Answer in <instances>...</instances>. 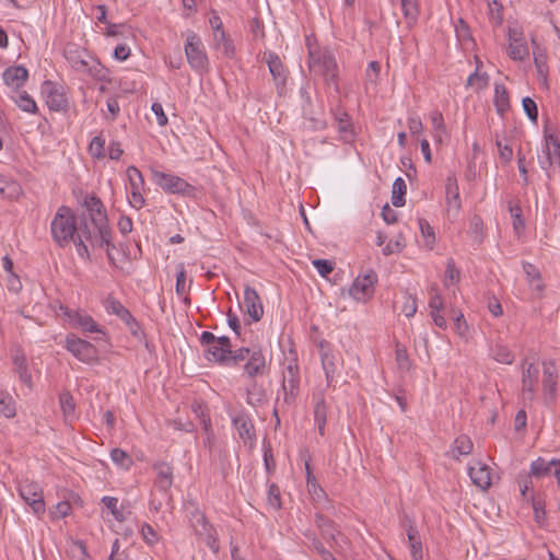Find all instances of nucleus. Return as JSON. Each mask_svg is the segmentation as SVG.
I'll use <instances>...</instances> for the list:
<instances>
[{"label": "nucleus", "mask_w": 560, "mask_h": 560, "mask_svg": "<svg viewBox=\"0 0 560 560\" xmlns=\"http://www.w3.org/2000/svg\"><path fill=\"white\" fill-rule=\"evenodd\" d=\"M78 255L85 261L91 260L90 249L114 247L109 226L93 225L85 215L79 218L78 232L73 242Z\"/></svg>", "instance_id": "obj_1"}, {"label": "nucleus", "mask_w": 560, "mask_h": 560, "mask_svg": "<svg viewBox=\"0 0 560 560\" xmlns=\"http://www.w3.org/2000/svg\"><path fill=\"white\" fill-rule=\"evenodd\" d=\"M78 223L73 210L67 206H60L50 223V234L54 242L61 248L74 242L78 232Z\"/></svg>", "instance_id": "obj_2"}, {"label": "nucleus", "mask_w": 560, "mask_h": 560, "mask_svg": "<svg viewBox=\"0 0 560 560\" xmlns=\"http://www.w3.org/2000/svg\"><path fill=\"white\" fill-rule=\"evenodd\" d=\"M301 373L298 360V353L294 349H290L284 358L281 389L283 392V402L285 405H294L300 394Z\"/></svg>", "instance_id": "obj_3"}, {"label": "nucleus", "mask_w": 560, "mask_h": 560, "mask_svg": "<svg viewBox=\"0 0 560 560\" xmlns=\"http://www.w3.org/2000/svg\"><path fill=\"white\" fill-rule=\"evenodd\" d=\"M59 310L65 320H67L72 328L80 329L83 334H98L100 337L95 338L97 341L107 342L109 340L106 329L85 311L80 308L72 310L65 305H60Z\"/></svg>", "instance_id": "obj_4"}, {"label": "nucleus", "mask_w": 560, "mask_h": 560, "mask_svg": "<svg viewBox=\"0 0 560 560\" xmlns=\"http://www.w3.org/2000/svg\"><path fill=\"white\" fill-rule=\"evenodd\" d=\"M310 70L324 78L325 82L338 90V65L334 54L328 50L310 51Z\"/></svg>", "instance_id": "obj_5"}, {"label": "nucleus", "mask_w": 560, "mask_h": 560, "mask_svg": "<svg viewBox=\"0 0 560 560\" xmlns=\"http://www.w3.org/2000/svg\"><path fill=\"white\" fill-rule=\"evenodd\" d=\"M152 179L166 194L190 198H195L197 195V188L177 175L152 170Z\"/></svg>", "instance_id": "obj_6"}, {"label": "nucleus", "mask_w": 560, "mask_h": 560, "mask_svg": "<svg viewBox=\"0 0 560 560\" xmlns=\"http://www.w3.org/2000/svg\"><path fill=\"white\" fill-rule=\"evenodd\" d=\"M63 347L82 363L93 364L98 361L97 348L92 342L74 334H68L66 336Z\"/></svg>", "instance_id": "obj_7"}, {"label": "nucleus", "mask_w": 560, "mask_h": 560, "mask_svg": "<svg viewBox=\"0 0 560 560\" xmlns=\"http://www.w3.org/2000/svg\"><path fill=\"white\" fill-rule=\"evenodd\" d=\"M185 54L191 69L200 74L208 72L209 60L203 49L200 37L191 33L187 36L185 44Z\"/></svg>", "instance_id": "obj_8"}, {"label": "nucleus", "mask_w": 560, "mask_h": 560, "mask_svg": "<svg viewBox=\"0 0 560 560\" xmlns=\"http://www.w3.org/2000/svg\"><path fill=\"white\" fill-rule=\"evenodd\" d=\"M19 494L22 500L32 509L33 513L40 516L46 511L43 490L37 482L22 481L19 485Z\"/></svg>", "instance_id": "obj_9"}, {"label": "nucleus", "mask_w": 560, "mask_h": 560, "mask_svg": "<svg viewBox=\"0 0 560 560\" xmlns=\"http://www.w3.org/2000/svg\"><path fill=\"white\" fill-rule=\"evenodd\" d=\"M126 174L129 183V205L132 208L140 210L145 205V199L143 197L145 185L143 175L135 165L128 166Z\"/></svg>", "instance_id": "obj_10"}, {"label": "nucleus", "mask_w": 560, "mask_h": 560, "mask_svg": "<svg viewBox=\"0 0 560 560\" xmlns=\"http://www.w3.org/2000/svg\"><path fill=\"white\" fill-rule=\"evenodd\" d=\"M191 526L196 533L213 551H219V541L215 529L209 524L203 513L195 511L190 516Z\"/></svg>", "instance_id": "obj_11"}, {"label": "nucleus", "mask_w": 560, "mask_h": 560, "mask_svg": "<svg viewBox=\"0 0 560 560\" xmlns=\"http://www.w3.org/2000/svg\"><path fill=\"white\" fill-rule=\"evenodd\" d=\"M377 275L369 270L364 276H358L349 289V294L358 302H365L374 294Z\"/></svg>", "instance_id": "obj_12"}, {"label": "nucleus", "mask_w": 560, "mask_h": 560, "mask_svg": "<svg viewBox=\"0 0 560 560\" xmlns=\"http://www.w3.org/2000/svg\"><path fill=\"white\" fill-rule=\"evenodd\" d=\"M315 523L320 532L322 537L326 539L330 547L336 551L338 548H341V544L347 542L346 536L337 528L335 522L330 518L320 513H316Z\"/></svg>", "instance_id": "obj_13"}, {"label": "nucleus", "mask_w": 560, "mask_h": 560, "mask_svg": "<svg viewBox=\"0 0 560 560\" xmlns=\"http://www.w3.org/2000/svg\"><path fill=\"white\" fill-rule=\"evenodd\" d=\"M42 92L46 95V104L50 110L66 112L68 109L69 103L62 86H58L55 82L46 80L43 83Z\"/></svg>", "instance_id": "obj_14"}, {"label": "nucleus", "mask_w": 560, "mask_h": 560, "mask_svg": "<svg viewBox=\"0 0 560 560\" xmlns=\"http://www.w3.org/2000/svg\"><path fill=\"white\" fill-rule=\"evenodd\" d=\"M558 373L553 361L542 362V390L547 404H553L557 396Z\"/></svg>", "instance_id": "obj_15"}, {"label": "nucleus", "mask_w": 560, "mask_h": 560, "mask_svg": "<svg viewBox=\"0 0 560 560\" xmlns=\"http://www.w3.org/2000/svg\"><path fill=\"white\" fill-rule=\"evenodd\" d=\"M267 373L268 365L264 352L259 348H254L244 364V375L254 381L256 377L264 376Z\"/></svg>", "instance_id": "obj_16"}, {"label": "nucleus", "mask_w": 560, "mask_h": 560, "mask_svg": "<svg viewBox=\"0 0 560 560\" xmlns=\"http://www.w3.org/2000/svg\"><path fill=\"white\" fill-rule=\"evenodd\" d=\"M522 390L526 398L532 399L539 377V369L534 362L524 359L522 362Z\"/></svg>", "instance_id": "obj_17"}, {"label": "nucleus", "mask_w": 560, "mask_h": 560, "mask_svg": "<svg viewBox=\"0 0 560 560\" xmlns=\"http://www.w3.org/2000/svg\"><path fill=\"white\" fill-rule=\"evenodd\" d=\"M232 423L243 442L253 446L256 442V434L250 417L244 411L237 412L232 416Z\"/></svg>", "instance_id": "obj_18"}, {"label": "nucleus", "mask_w": 560, "mask_h": 560, "mask_svg": "<svg viewBox=\"0 0 560 560\" xmlns=\"http://www.w3.org/2000/svg\"><path fill=\"white\" fill-rule=\"evenodd\" d=\"M63 56L74 71L82 73L83 70H90L86 67L91 56L78 45L68 44L65 47Z\"/></svg>", "instance_id": "obj_19"}, {"label": "nucleus", "mask_w": 560, "mask_h": 560, "mask_svg": "<svg viewBox=\"0 0 560 560\" xmlns=\"http://www.w3.org/2000/svg\"><path fill=\"white\" fill-rule=\"evenodd\" d=\"M84 207L89 212V217L86 218L91 221V224L109 226L106 210L102 200L97 196H86L84 199Z\"/></svg>", "instance_id": "obj_20"}, {"label": "nucleus", "mask_w": 560, "mask_h": 560, "mask_svg": "<svg viewBox=\"0 0 560 560\" xmlns=\"http://www.w3.org/2000/svg\"><path fill=\"white\" fill-rule=\"evenodd\" d=\"M244 305L246 313L253 319V322H259L264 316V306L258 292L246 285L244 289Z\"/></svg>", "instance_id": "obj_21"}, {"label": "nucleus", "mask_w": 560, "mask_h": 560, "mask_svg": "<svg viewBox=\"0 0 560 560\" xmlns=\"http://www.w3.org/2000/svg\"><path fill=\"white\" fill-rule=\"evenodd\" d=\"M3 82L13 92L19 91L28 79V70L21 65L10 66L2 73Z\"/></svg>", "instance_id": "obj_22"}, {"label": "nucleus", "mask_w": 560, "mask_h": 560, "mask_svg": "<svg viewBox=\"0 0 560 560\" xmlns=\"http://www.w3.org/2000/svg\"><path fill=\"white\" fill-rule=\"evenodd\" d=\"M265 58L275 85L279 93H281L287 82L284 66L276 52H268Z\"/></svg>", "instance_id": "obj_23"}, {"label": "nucleus", "mask_w": 560, "mask_h": 560, "mask_svg": "<svg viewBox=\"0 0 560 560\" xmlns=\"http://www.w3.org/2000/svg\"><path fill=\"white\" fill-rule=\"evenodd\" d=\"M317 347L319 350L322 366L325 372L327 386H330L336 373L335 355L328 341L322 340L318 342Z\"/></svg>", "instance_id": "obj_24"}, {"label": "nucleus", "mask_w": 560, "mask_h": 560, "mask_svg": "<svg viewBox=\"0 0 560 560\" xmlns=\"http://www.w3.org/2000/svg\"><path fill=\"white\" fill-rule=\"evenodd\" d=\"M152 468L156 474L154 481L155 487L160 491L167 493L173 486V466L165 462H156L153 464Z\"/></svg>", "instance_id": "obj_25"}, {"label": "nucleus", "mask_w": 560, "mask_h": 560, "mask_svg": "<svg viewBox=\"0 0 560 560\" xmlns=\"http://www.w3.org/2000/svg\"><path fill=\"white\" fill-rule=\"evenodd\" d=\"M334 117L336 128L340 135V139L346 143L352 142L354 140L355 132L349 114L341 109H337L334 113Z\"/></svg>", "instance_id": "obj_26"}, {"label": "nucleus", "mask_w": 560, "mask_h": 560, "mask_svg": "<svg viewBox=\"0 0 560 560\" xmlns=\"http://www.w3.org/2000/svg\"><path fill=\"white\" fill-rule=\"evenodd\" d=\"M468 475L474 485L482 490H487L491 486L490 467L481 462L468 467Z\"/></svg>", "instance_id": "obj_27"}, {"label": "nucleus", "mask_w": 560, "mask_h": 560, "mask_svg": "<svg viewBox=\"0 0 560 560\" xmlns=\"http://www.w3.org/2000/svg\"><path fill=\"white\" fill-rule=\"evenodd\" d=\"M445 199L447 211L457 213L462 207L459 188L455 175H450L445 182Z\"/></svg>", "instance_id": "obj_28"}, {"label": "nucleus", "mask_w": 560, "mask_h": 560, "mask_svg": "<svg viewBox=\"0 0 560 560\" xmlns=\"http://www.w3.org/2000/svg\"><path fill=\"white\" fill-rule=\"evenodd\" d=\"M219 21L217 26V33H214L215 48L226 58H233L235 55V47L233 40L225 34L220 18H215Z\"/></svg>", "instance_id": "obj_29"}, {"label": "nucleus", "mask_w": 560, "mask_h": 560, "mask_svg": "<svg viewBox=\"0 0 560 560\" xmlns=\"http://www.w3.org/2000/svg\"><path fill=\"white\" fill-rule=\"evenodd\" d=\"M516 32L514 30L509 31L510 45H509V56L513 60H524L528 56V47L523 38L516 36Z\"/></svg>", "instance_id": "obj_30"}, {"label": "nucleus", "mask_w": 560, "mask_h": 560, "mask_svg": "<svg viewBox=\"0 0 560 560\" xmlns=\"http://www.w3.org/2000/svg\"><path fill=\"white\" fill-rule=\"evenodd\" d=\"M305 472H306V482H307V487H308V492L311 493L313 499L316 502H319L320 500H327L325 490L319 486V483L317 482V480L313 474L310 460L305 462Z\"/></svg>", "instance_id": "obj_31"}, {"label": "nucleus", "mask_w": 560, "mask_h": 560, "mask_svg": "<svg viewBox=\"0 0 560 560\" xmlns=\"http://www.w3.org/2000/svg\"><path fill=\"white\" fill-rule=\"evenodd\" d=\"M495 109L498 114L503 117L504 114L510 109V96L504 84H494V100Z\"/></svg>", "instance_id": "obj_32"}, {"label": "nucleus", "mask_w": 560, "mask_h": 560, "mask_svg": "<svg viewBox=\"0 0 560 560\" xmlns=\"http://www.w3.org/2000/svg\"><path fill=\"white\" fill-rule=\"evenodd\" d=\"M545 152H547L555 164L560 166V137L555 135L553 132H549L547 127H545Z\"/></svg>", "instance_id": "obj_33"}, {"label": "nucleus", "mask_w": 560, "mask_h": 560, "mask_svg": "<svg viewBox=\"0 0 560 560\" xmlns=\"http://www.w3.org/2000/svg\"><path fill=\"white\" fill-rule=\"evenodd\" d=\"M14 93V95H11V98L21 110L30 114H36L38 112L36 102L26 91L19 90Z\"/></svg>", "instance_id": "obj_34"}, {"label": "nucleus", "mask_w": 560, "mask_h": 560, "mask_svg": "<svg viewBox=\"0 0 560 560\" xmlns=\"http://www.w3.org/2000/svg\"><path fill=\"white\" fill-rule=\"evenodd\" d=\"M104 307L107 313L114 314L119 317L125 324L133 317L132 314L127 310L120 301L113 296H108L104 302Z\"/></svg>", "instance_id": "obj_35"}, {"label": "nucleus", "mask_w": 560, "mask_h": 560, "mask_svg": "<svg viewBox=\"0 0 560 560\" xmlns=\"http://www.w3.org/2000/svg\"><path fill=\"white\" fill-rule=\"evenodd\" d=\"M12 360H13V364L15 366V371L18 372L20 380L24 384L31 385V383H32V375L28 372L27 360H26L25 354L22 351H18L13 355Z\"/></svg>", "instance_id": "obj_36"}, {"label": "nucleus", "mask_w": 560, "mask_h": 560, "mask_svg": "<svg viewBox=\"0 0 560 560\" xmlns=\"http://www.w3.org/2000/svg\"><path fill=\"white\" fill-rule=\"evenodd\" d=\"M231 350H225L221 346L214 343L209 345L205 348V357L208 361L214 362L221 365H226L228 355Z\"/></svg>", "instance_id": "obj_37"}, {"label": "nucleus", "mask_w": 560, "mask_h": 560, "mask_svg": "<svg viewBox=\"0 0 560 560\" xmlns=\"http://www.w3.org/2000/svg\"><path fill=\"white\" fill-rule=\"evenodd\" d=\"M552 466H560V459H551L547 462L542 457H538L530 464V475L542 477L549 475Z\"/></svg>", "instance_id": "obj_38"}, {"label": "nucleus", "mask_w": 560, "mask_h": 560, "mask_svg": "<svg viewBox=\"0 0 560 560\" xmlns=\"http://www.w3.org/2000/svg\"><path fill=\"white\" fill-rule=\"evenodd\" d=\"M431 124L433 127V138L438 143H442L443 136L447 135L446 126L444 122L443 115L440 110H433L430 114Z\"/></svg>", "instance_id": "obj_39"}, {"label": "nucleus", "mask_w": 560, "mask_h": 560, "mask_svg": "<svg viewBox=\"0 0 560 560\" xmlns=\"http://www.w3.org/2000/svg\"><path fill=\"white\" fill-rule=\"evenodd\" d=\"M266 399V390L254 380L246 388V402L253 407L261 404Z\"/></svg>", "instance_id": "obj_40"}, {"label": "nucleus", "mask_w": 560, "mask_h": 560, "mask_svg": "<svg viewBox=\"0 0 560 560\" xmlns=\"http://www.w3.org/2000/svg\"><path fill=\"white\" fill-rule=\"evenodd\" d=\"M472 448L474 444L471 439L466 434H460L453 442L452 450L456 452L453 457L458 459L462 455H469L472 452Z\"/></svg>", "instance_id": "obj_41"}, {"label": "nucleus", "mask_w": 560, "mask_h": 560, "mask_svg": "<svg viewBox=\"0 0 560 560\" xmlns=\"http://www.w3.org/2000/svg\"><path fill=\"white\" fill-rule=\"evenodd\" d=\"M407 537L411 548V555L413 560L422 558V544L417 527L412 524L408 526Z\"/></svg>", "instance_id": "obj_42"}, {"label": "nucleus", "mask_w": 560, "mask_h": 560, "mask_svg": "<svg viewBox=\"0 0 560 560\" xmlns=\"http://www.w3.org/2000/svg\"><path fill=\"white\" fill-rule=\"evenodd\" d=\"M20 194L21 186L19 183L0 174V196L3 198L13 199L20 196Z\"/></svg>", "instance_id": "obj_43"}, {"label": "nucleus", "mask_w": 560, "mask_h": 560, "mask_svg": "<svg viewBox=\"0 0 560 560\" xmlns=\"http://www.w3.org/2000/svg\"><path fill=\"white\" fill-rule=\"evenodd\" d=\"M490 355L493 360L502 364H512L514 361L512 351L502 343H495L491 347Z\"/></svg>", "instance_id": "obj_44"}, {"label": "nucleus", "mask_w": 560, "mask_h": 560, "mask_svg": "<svg viewBox=\"0 0 560 560\" xmlns=\"http://www.w3.org/2000/svg\"><path fill=\"white\" fill-rule=\"evenodd\" d=\"M406 191L407 186L405 180L401 177H397L393 183L392 203L394 207H402L405 205Z\"/></svg>", "instance_id": "obj_45"}, {"label": "nucleus", "mask_w": 560, "mask_h": 560, "mask_svg": "<svg viewBox=\"0 0 560 560\" xmlns=\"http://www.w3.org/2000/svg\"><path fill=\"white\" fill-rule=\"evenodd\" d=\"M16 415L15 401L5 392L0 393V416L13 418Z\"/></svg>", "instance_id": "obj_46"}, {"label": "nucleus", "mask_w": 560, "mask_h": 560, "mask_svg": "<svg viewBox=\"0 0 560 560\" xmlns=\"http://www.w3.org/2000/svg\"><path fill=\"white\" fill-rule=\"evenodd\" d=\"M110 458L114 464L125 470H128L133 464L131 456L126 451L118 447L110 451Z\"/></svg>", "instance_id": "obj_47"}, {"label": "nucleus", "mask_w": 560, "mask_h": 560, "mask_svg": "<svg viewBox=\"0 0 560 560\" xmlns=\"http://www.w3.org/2000/svg\"><path fill=\"white\" fill-rule=\"evenodd\" d=\"M314 405V420L315 421H327V407L323 393L313 394Z\"/></svg>", "instance_id": "obj_48"}, {"label": "nucleus", "mask_w": 560, "mask_h": 560, "mask_svg": "<svg viewBox=\"0 0 560 560\" xmlns=\"http://www.w3.org/2000/svg\"><path fill=\"white\" fill-rule=\"evenodd\" d=\"M253 349L247 347H242L235 351L231 350V353L228 355L226 365L225 366H235L240 362L247 361Z\"/></svg>", "instance_id": "obj_49"}, {"label": "nucleus", "mask_w": 560, "mask_h": 560, "mask_svg": "<svg viewBox=\"0 0 560 560\" xmlns=\"http://www.w3.org/2000/svg\"><path fill=\"white\" fill-rule=\"evenodd\" d=\"M88 151L94 159H103L105 156V139L101 136L93 137Z\"/></svg>", "instance_id": "obj_50"}, {"label": "nucleus", "mask_w": 560, "mask_h": 560, "mask_svg": "<svg viewBox=\"0 0 560 560\" xmlns=\"http://www.w3.org/2000/svg\"><path fill=\"white\" fill-rule=\"evenodd\" d=\"M86 68H89L90 70H83L82 73L89 74L90 77L98 81H103L106 79L105 70L97 59L91 57Z\"/></svg>", "instance_id": "obj_51"}, {"label": "nucleus", "mask_w": 560, "mask_h": 560, "mask_svg": "<svg viewBox=\"0 0 560 560\" xmlns=\"http://www.w3.org/2000/svg\"><path fill=\"white\" fill-rule=\"evenodd\" d=\"M395 359L397 362V365L402 371H409L411 368V361L409 359L407 349L401 346L400 343L396 345L395 349Z\"/></svg>", "instance_id": "obj_52"}, {"label": "nucleus", "mask_w": 560, "mask_h": 560, "mask_svg": "<svg viewBox=\"0 0 560 560\" xmlns=\"http://www.w3.org/2000/svg\"><path fill=\"white\" fill-rule=\"evenodd\" d=\"M267 503L275 510L281 509V493L276 483H270L267 491Z\"/></svg>", "instance_id": "obj_53"}, {"label": "nucleus", "mask_w": 560, "mask_h": 560, "mask_svg": "<svg viewBox=\"0 0 560 560\" xmlns=\"http://www.w3.org/2000/svg\"><path fill=\"white\" fill-rule=\"evenodd\" d=\"M523 270H524L529 282L537 281L535 289L538 291H541L544 289V284L540 281L539 270L530 262H524Z\"/></svg>", "instance_id": "obj_54"}, {"label": "nucleus", "mask_w": 560, "mask_h": 560, "mask_svg": "<svg viewBox=\"0 0 560 560\" xmlns=\"http://www.w3.org/2000/svg\"><path fill=\"white\" fill-rule=\"evenodd\" d=\"M59 404L65 417L72 416L74 412V400L70 392L66 390L59 396Z\"/></svg>", "instance_id": "obj_55"}, {"label": "nucleus", "mask_w": 560, "mask_h": 560, "mask_svg": "<svg viewBox=\"0 0 560 560\" xmlns=\"http://www.w3.org/2000/svg\"><path fill=\"white\" fill-rule=\"evenodd\" d=\"M522 106L528 119L532 122L537 124L538 108L536 102L532 97L525 96L522 100Z\"/></svg>", "instance_id": "obj_56"}, {"label": "nucleus", "mask_w": 560, "mask_h": 560, "mask_svg": "<svg viewBox=\"0 0 560 560\" xmlns=\"http://www.w3.org/2000/svg\"><path fill=\"white\" fill-rule=\"evenodd\" d=\"M102 502L110 511V513L113 514V516L115 517L116 521H118V522L125 521V516H124L122 512L120 510H118V508H117V504H118L117 498L105 495L102 498Z\"/></svg>", "instance_id": "obj_57"}, {"label": "nucleus", "mask_w": 560, "mask_h": 560, "mask_svg": "<svg viewBox=\"0 0 560 560\" xmlns=\"http://www.w3.org/2000/svg\"><path fill=\"white\" fill-rule=\"evenodd\" d=\"M400 1H401V9H402L404 16L407 20L415 22L418 16V7H417L416 0H400Z\"/></svg>", "instance_id": "obj_58"}, {"label": "nucleus", "mask_w": 560, "mask_h": 560, "mask_svg": "<svg viewBox=\"0 0 560 560\" xmlns=\"http://www.w3.org/2000/svg\"><path fill=\"white\" fill-rule=\"evenodd\" d=\"M312 264L317 270V272L324 278H327L328 275H330L335 268L334 262L328 259H314Z\"/></svg>", "instance_id": "obj_59"}, {"label": "nucleus", "mask_w": 560, "mask_h": 560, "mask_svg": "<svg viewBox=\"0 0 560 560\" xmlns=\"http://www.w3.org/2000/svg\"><path fill=\"white\" fill-rule=\"evenodd\" d=\"M141 534H142V537L144 539V541L148 544V545H155L158 541H159V535L158 533L154 530V528L144 523L142 526H141Z\"/></svg>", "instance_id": "obj_60"}, {"label": "nucleus", "mask_w": 560, "mask_h": 560, "mask_svg": "<svg viewBox=\"0 0 560 560\" xmlns=\"http://www.w3.org/2000/svg\"><path fill=\"white\" fill-rule=\"evenodd\" d=\"M478 84V89H483L488 84V75L486 73L480 74L478 68L472 72L467 80V85L472 86Z\"/></svg>", "instance_id": "obj_61"}, {"label": "nucleus", "mask_w": 560, "mask_h": 560, "mask_svg": "<svg viewBox=\"0 0 560 560\" xmlns=\"http://www.w3.org/2000/svg\"><path fill=\"white\" fill-rule=\"evenodd\" d=\"M401 312L406 317H412L417 312V300L411 295H406Z\"/></svg>", "instance_id": "obj_62"}, {"label": "nucleus", "mask_w": 560, "mask_h": 560, "mask_svg": "<svg viewBox=\"0 0 560 560\" xmlns=\"http://www.w3.org/2000/svg\"><path fill=\"white\" fill-rule=\"evenodd\" d=\"M511 217L513 218V228L515 231L523 230L525 222L522 218V208L518 206H510Z\"/></svg>", "instance_id": "obj_63"}, {"label": "nucleus", "mask_w": 560, "mask_h": 560, "mask_svg": "<svg viewBox=\"0 0 560 560\" xmlns=\"http://www.w3.org/2000/svg\"><path fill=\"white\" fill-rule=\"evenodd\" d=\"M312 546L316 550V552L322 557L323 560H336L334 555L324 547L323 542L319 539L313 538Z\"/></svg>", "instance_id": "obj_64"}]
</instances>
